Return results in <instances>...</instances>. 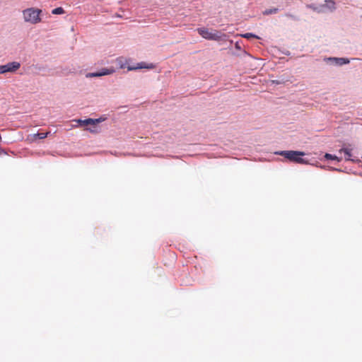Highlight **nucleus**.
<instances>
[{"instance_id": "1a4fd4ad", "label": "nucleus", "mask_w": 362, "mask_h": 362, "mask_svg": "<svg viewBox=\"0 0 362 362\" xmlns=\"http://www.w3.org/2000/svg\"><path fill=\"white\" fill-rule=\"evenodd\" d=\"M344 153L345 154L346 160H351V149L349 148H343L339 150V153Z\"/></svg>"}, {"instance_id": "a211bd4d", "label": "nucleus", "mask_w": 362, "mask_h": 362, "mask_svg": "<svg viewBox=\"0 0 362 362\" xmlns=\"http://www.w3.org/2000/svg\"><path fill=\"white\" fill-rule=\"evenodd\" d=\"M287 16H289V17H293L292 15L291 14H286Z\"/></svg>"}, {"instance_id": "f257e3e1", "label": "nucleus", "mask_w": 362, "mask_h": 362, "mask_svg": "<svg viewBox=\"0 0 362 362\" xmlns=\"http://www.w3.org/2000/svg\"><path fill=\"white\" fill-rule=\"evenodd\" d=\"M42 11L38 8H30L23 11V18L26 22L36 24L41 21L40 14Z\"/></svg>"}, {"instance_id": "423d86ee", "label": "nucleus", "mask_w": 362, "mask_h": 362, "mask_svg": "<svg viewBox=\"0 0 362 362\" xmlns=\"http://www.w3.org/2000/svg\"><path fill=\"white\" fill-rule=\"evenodd\" d=\"M103 119H102L101 118H99V119H84V120H82V119H78V120H76V122L79 124L80 125H83V126H86V125H95L96 124L100 122L101 121H103Z\"/></svg>"}, {"instance_id": "0eeeda50", "label": "nucleus", "mask_w": 362, "mask_h": 362, "mask_svg": "<svg viewBox=\"0 0 362 362\" xmlns=\"http://www.w3.org/2000/svg\"><path fill=\"white\" fill-rule=\"evenodd\" d=\"M49 134V132L34 134L33 135H30L29 136L28 139L30 141H35L37 139H42L46 138Z\"/></svg>"}, {"instance_id": "6e6552de", "label": "nucleus", "mask_w": 362, "mask_h": 362, "mask_svg": "<svg viewBox=\"0 0 362 362\" xmlns=\"http://www.w3.org/2000/svg\"><path fill=\"white\" fill-rule=\"evenodd\" d=\"M154 67V66L153 64H149V65H145V63L144 62H141V63H139L138 64L137 66H128V70L129 71H132V70H135V69H153Z\"/></svg>"}, {"instance_id": "f8f14e48", "label": "nucleus", "mask_w": 362, "mask_h": 362, "mask_svg": "<svg viewBox=\"0 0 362 362\" xmlns=\"http://www.w3.org/2000/svg\"><path fill=\"white\" fill-rule=\"evenodd\" d=\"M335 3L334 1L332 0L325 1V6L327 7L329 9H334V8Z\"/></svg>"}, {"instance_id": "dca6fc26", "label": "nucleus", "mask_w": 362, "mask_h": 362, "mask_svg": "<svg viewBox=\"0 0 362 362\" xmlns=\"http://www.w3.org/2000/svg\"><path fill=\"white\" fill-rule=\"evenodd\" d=\"M90 132H93V133H96L98 132V130L95 129V127L94 129H88Z\"/></svg>"}, {"instance_id": "7ed1b4c3", "label": "nucleus", "mask_w": 362, "mask_h": 362, "mask_svg": "<svg viewBox=\"0 0 362 362\" xmlns=\"http://www.w3.org/2000/svg\"><path fill=\"white\" fill-rule=\"evenodd\" d=\"M198 33L204 39L209 40H220L224 35L215 30H209L206 28H197Z\"/></svg>"}, {"instance_id": "4468645a", "label": "nucleus", "mask_w": 362, "mask_h": 362, "mask_svg": "<svg viewBox=\"0 0 362 362\" xmlns=\"http://www.w3.org/2000/svg\"><path fill=\"white\" fill-rule=\"evenodd\" d=\"M242 36L247 39H250L251 37H254V38H257V39L259 38L257 36H256L255 35L250 33H245V34L243 35Z\"/></svg>"}, {"instance_id": "20e7f679", "label": "nucleus", "mask_w": 362, "mask_h": 362, "mask_svg": "<svg viewBox=\"0 0 362 362\" xmlns=\"http://www.w3.org/2000/svg\"><path fill=\"white\" fill-rule=\"evenodd\" d=\"M20 67L21 64L18 62H12L4 65H0V74L16 72Z\"/></svg>"}, {"instance_id": "39448f33", "label": "nucleus", "mask_w": 362, "mask_h": 362, "mask_svg": "<svg viewBox=\"0 0 362 362\" xmlns=\"http://www.w3.org/2000/svg\"><path fill=\"white\" fill-rule=\"evenodd\" d=\"M115 72L114 69H103L100 71L89 73L87 74V77H99L105 75H110Z\"/></svg>"}, {"instance_id": "2eb2a0df", "label": "nucleus", "mask_w": 362, "mask_h": 362, "mask_svg": "<svg viewBox=\"0 0 362 362\" xmlns=\"http://www.w3.org/2000/svg\"><path fill=\"white\" fill-rule=\"evenodd\" d=\"M337 61L339 62V64L340 65H342L344 64H347L349 62L348 59H344V58H339V59H335Z\"/></svg>"}, {"instance_id": "9b49d317", "label": "nucleus", "mask_w": 362, "mask_h": 362, "mask_svg": "<svg viewBox=\"0 0 362 362\" xmlns=\"http://www.w3.org/2000/svg\"><path fill=\"white\" fill-rule=\"evenodd\" d=\"M65 11L62 7H57L52 11V13L54 15L63 14Z\"/></svg>"}, {"instance_id": "f03ea898", "label": "nucleus", "mask_w": 362, "mask_h": 362, "mask_svg": "<svg viewBox=\"0 0 362 362\" xmlns=\"http://www.w3.org/2000/svg\"><path fill=\"white\" fill-rule=\"evenodd\" d=\"M276 154L282 156L292 162H295L297 163H305L304 159L301 158V156L305 155V153L303 151H282L280 152H277Z\"/></svg>"}, {"instance_id": "f3484780", "label": "nucleus", "mask_w": 362, "mask_h": 362, "mask_svg": "<svg viewBox=\"0 0 362 362\" xmlns=\"http://www.w3.org/2000/svg\"><path fill=\"white\" fill-rule=\"evenodd\" d=\"M1 154H6V152L5 151L4 149L0 148V155Z\"/></svg>"}, {"instance_id": "ddd939ff", "label": "nucleus", "mask_w": 362, "mask_h": 362, "mask_svg": "<svg viewBox=\"0 0 362 362\" xmlns=\"http://www.w3.org/2000/svg\"><path fill=\"white\" fill-rule=\"evenodd\" d=\"M325 158L326 159H327V160H339L336 156H333V155L329 154V153H326L325 155Z\"/></svg>"}, {"instance_id": "9d476101", "label": "nucleus", "mask_w": 362, "mask_h": 362, "mask_svg": "<svg viewBox=\"0 0 362 362\" xmlns=\"http://www.w3.org/2000/svg\"><path fill=\"white\" fill-rule=\"evenodd\" d=\"M279 11V8H269V9H266L264 10L262 13L263 15L264 16H268V15H271V14H274V13H278Z\"/></svg>"}]
</instances>
